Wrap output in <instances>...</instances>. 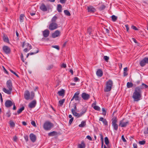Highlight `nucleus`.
<instances>
[{"mask_svg":"<svg viewBox=\"0 0 148 148\" xmlns=\"http://www.w3.org/2000/svg\"><path fill=\"white\" fill-rule=\"evenodd\" d=\"M79 91L76 92L71 99V101H72L74 99H75V100L76 101H79L80 100V98H79Z\"/></svg>","mask_w":148,"mask_h":148,"instance_id":"9","label":"nucleus"},{"mask_svg":"<svg viewBox=\"0 0 148 148\" xmlns=\"http://www.w3.org/2000/svg\"><path fill=\"white\" fill-rule=\"evenodd\" d=\"M121 138L123 142H126V140H125V138H124V136L123 135L122 136Z\"/></svg>","mask_w":148,"mask_h":148,"instance_id":"55","label":"nucleus"},{"mask_svg":"<svg viewBox=\"0 0 148 148\" xmlns=\"http://www.w3.org/2000/svg\"><path fill=\"white\" fill-rule=\"evenodd\" d=\"M86 121H82L81 124L79 125V126L80 127H83L86 125Z\"/></svg>","mask_w":148,"mask_h":148,"instance_id":"27","label":"nucleus"},{"mask_svg":"<svg viewBox=\"0 0 148 148\" xmlns=\"http://www.w3.org/2000/svg\"><path fill=\"white\" fill-rule=\"evenodd\" d=\"M64 14L68 16H70L71 15V14L69 11L67 10H64Z\"/></svg>","mask_w":148,"mask_h":148,"instance_id":"37","label":"nucleus"},{"mask_svg":"<svg viewBox=\"0 0 148 148\" xmlns=\"http://www.w3.org/2000/svg\"><path fill=\"white\" fill-rule=\"evenodd\" d=\"M87 110V109L86 108H84L82 109L81 112L79 114L81 116L86 112Z\"/></svg>","mask_w":148,"mask_h":148,"instance_id":"23","label":"nucleus"},{"mask_svg":"<svg viewBox=\"0 0 148 148\" xmlns=\"http://www.w3.org/2000/svg\"><path fill=\"white\" fill-rule=\"evenodd\" d=\"M133 84L131 82H127V86L128 88H130L133 87Z\"/></svg>","mask_w":148,"mask_h":148,"instance_id":"30","label":"nucleus"},{"mask_svg":"<svg viewBox=\"0 0 148 148\" xmlns=\"http://www.w3.org/2000/svg\"><path fill=\"white\" fill-rule=\"evenodd\" d=\"M105 8V6L104 5H102L100 7L98 8V9L100 10L101 11L104 10Z\"/></svg>","mask_w":148,"mask_h":148,"instance_id":"40","label":"nucleus"},{"mask_svg":"<svg viewBox=\"0 0 148 148\" xmlns=\"http://www.w3.org/2000/svg\"><path fill=\"white\" fill-rule=\"evenodd\" d=\"M24 107L23 106L22 107L17 111V114H19L21 113L22 112V111L24 110Z\"/></svg>","mask_w":148,"mask_h":148,"instance_id":"32","label":"nucleus"},{"mask_svg":"<svg viewBox=\"0 0 148 148\" xmlns=\"http://www.w3.org/2000/svg\"><path fill=\"white\" fill-rule=\"evenodd\" d=\"M11 115L10 110H8L6 114V116L7 117H9Z\"/></svg>","mask_w":148,"mask_h":148,"instance_id":"42","label":"nucleus"},{"mask_svg":"<svg viewBox=\"0 0 148 148\" xmlns=\"http://www.w3.org/2000/svg\"><path fill=\"white\" fill-rule=\"evenodd\" d=\"M99 121H102L104 125L106 126L108 125V122L106 119H104L103 117H101L100 118Z\"/></svg>","mask_w":148,"mask_h":148,"instance_id":"19","label":"nucleus"},{"mask_svg":"<svg viewBox=\"0 0 148 148\" xmlns=\"http://www.w3.org/2000/svg\"><path fill=\"white\" fill-rule=\"evenodd\" d=\"M66 0H60V2L61 3H65Z\"/></svg>","mask_w":148,"mask_h":148,"instance_id":"61","label":"nucleus"},{"mask_svg":"<svg viewBox=\"0 0 148 148\" xmlns=\"http://www.w3.org/2000/svg\"><path fill=\"white\" fill-rule=\"evenodd\" d=\"M105 143L107 145H108L109 143V141L107 137L105 138Z\"/></svg>","mask_w":148,"mask_h":148,"instance_id":"38","label":"nucleus"},{"mask_svg":"<svg viewBox=\"0 0 148 148\" xmlns=\"http://www.w3.org/2000/svg\"><path fill=\"white\" fill-rule=\"evenodd\" d=\"M21 60H22V61L23 62H25V59L23 58V55L22 53H21Z\"/></svg>","mask_w":148,"mask_h":148,"instance_id":"51","label":"nucleus"},{"mask_svg":"<svg viewBox=\"0 0 148 148\" xmlns=\"http://www.w3.org/2000/svg\"><path fill=\"white\" fill-rule=\"evenodd\" d=\"M93 108L94 109L97 110L98 111H99L100 110V108L98 106H95L93 107Z\"/></svg>","mask_w":148,"mask_h":148,"instance_id":"45","label":"nucleus"},{"mask_svg":"<svg viewBox=\"0 0 148 148\" xmlns=\"http://www.w3.org/2000/svg\"><path fill=\"white\" fill-rule=\"evenodd\" d=\"M52 47L55 48L58 50H59L60 49L58 45H53L52 46Z\"/></svg>","mask_w":148,"mask_h":148,"instance_id":"50","label":"nucleus"},{"mask_svg":"<svg viewBox=\"0 0 148 148\" xmlns=\"http://www.w3.org/2000/svg\"><path fill=\"white\" fill-rule=\"evenodd\" d=\"M40 9L44 12L47 11V8L46 6L44 4H42L40 7Z\"/></svg>","mask_w":148,"mask_h":148,"instance_id":"22","label":"nucleus"},{"mask_svg":"<svg viewBox=\"0 0 148 148\" xmlns=\"http://www.w3.org/2000/svg\"><path fill=\"white\" fill-rule=\"evenodd\" d=\"M62 6L60 4H58L57 6V10L59 12L62 11Z\"/></svg>","mask_w":148,"mask_h":148,"instance_id":"34","label":"nucleus"},{"mask_svg":"<svg viewBox=\"0 0 148 148\" xmlns=\"http://www.w3.org/2000/svg\"><path fill=\"white\" fill-rule=\"evenodd\" d=\"M60 32L59 31L57 30L52 34V37L53 38L59 37L60 35Z\"/></svg>","mask_w":148,"mask_h":148,"instance_id":"11","label":"nucleus"},{"mask_svg":"<svg viewBox=\"0 0 148 148\" xmlns=\"http://www.w3.org/2000/svg\"><path fill=\"white\" fill-rule=\"evenodd\" d=\"M13 139V140L14 141L16 142L17 141V137H16V136H14V137Z\"/></svg>","mask_w":148,"mask_h":148,"instance_id":"60","label":"nucleus"},{"mask_svg":"<svg viewBox=\"0 0 148 148\" xmlns=\"http://www.w3.org/2000/svg\"><path fill=\"white\" fill-rule=\"evenodd\" d=\"M73 118H71V119L69 120V124L71 125V124L72 123V122L73 121Z\"/></svg>","mask_w":148,"mask_h":148,"instance_id":"56","label":"nucleus"},{"mask_svg":"<svg viewBox=\"0 0 148 148\" xmlns=\"http://www.w3.org/2000/svg\"><path fill=\"white\" fill-rule=\"evenodd\" d=\"M132 29L135 30H137L138 29L134 26H132Z\"/></svg>","mask_w":148,"mask_h":148,"instance_id":"63","label":"nucleus"},{"mask_svg":"<svg viewBox=\"0 0 148 148\" xmlns=\"http://www.w3.org/2000/svg\"><path fill=\"white\" fill-rule=\"evenodd\" d=\"M104 59L107 62L109 59V57L107 56H104Z\"/></svg>","mask_w":148,"mask_h":148,"instance_id":"52","label":"nucleus"},{"mask_svg":"<svg viewBox=\"0 0 148 148\" xmlns=\"http://www.w3.org/2000/svg\"><path fill=\"white\" fill-rule=\"evenodd\" d=\"M71 112L74 116L77 117L78 118L81 116L80 114L77 113L75 111H73V110H71Z\"/></svg>","mask_w":148,"mask_h":148,"instance_id":"24","label":"nucleus"},{"mask_svg":"<svg viewBox=\"0 0 148 148\" xmlns=\"http://www.w3.org/2000/svg\"><path fill=\"white\" fill-rule=\"evenodd\" d=\"M138 143L140 145H143L145 143V141L144 140L139 141L138 142Z\"/></svg>","mask_w":148,"mask_h":148,"instance_id":"47","label":"nucleus"},{"mask_svg":"<svg viewBox=\"0 0 148 148\" xmlns=\"http://www.w3.org/2000/svg\"><path fill=\"white\" fill-rule=\"evenodd\" d=\"M36 101L35 100H34L30 102L29 105L28 107L30 108H34L36 105Z\"/></svg>","mask_w":148,"mask_h":148,"instance_id":"12","label":"nucleus"},{"mask_svg":"<svg viewBox=\"0 0 148 148\" xmlns=\"http://www.w3.org/2000/svg\"><path fill=\"white\" fill-rule=\"evenodd\" d=\"M61 66L62 67H63L64 68H65L66 67V64L63 63L62 64Z\"/></svg>","mask_w":148,"mask_h":148,"instance_id":"64","label":"nucleus"},{"mask_svg":"<svg viewBox=\"0 0 148 148\" xmlns=\"http://www.w3.org/2000/svg\"><path fill=\"white\" fill-rule=\"evenodd\" d=\"M7 87L8 88V90L5 88H3V91L8 95H10L12 90V84L10 80H8L6 82Z\"/></svg>","mask_w":148,"mask_h":148,"instance_id":"2","label":"nucleus"},{"mask_svg":"<svg viewBox=\"0 0 148 148\" xmlns=\"http://www.w3.org/2000/svg\"><path fill=\"white\" fill-rule=\"evenodd\" d=\"M53 124L49 121L45 122L44 124L43 127L46 130H50L53 127Z\"/></svg>","mask_w":148,"mask_h":148,"instance_id":"4","label":"nucleus"},{"mask_svg":"<svg viewBox=\"0 0 148 148\" xmlns=\"http://www.w3.org/2000/svg\"><path fill=\"white\" fill-rule=\"evenodd\" d=\"M65 100L64 99H63L60 100L59 101V103L60 106H62L63 105V103L65 101Z\"/></svg>","mask_w":148,"mask_h":148,"instance_id":"33","label":"nucleus"},{"mask_svg":"<svg viewBox=\"0 0 148 148\" xmlns=\"http://www.w3.org/2000/svg\"><path fill=\"white\" fill-rule=\"evenodd\" d=\"M129 124V122L128 121H125L124 119H123L120 121L119 125L122 127H126Z\"/></svg>","mask_w":148,"mask_h":148,"instance_id":"6","label":"nucleus"},{"mask_svg":"<svg viewBox=\"0 0 148 148\" xmlns=\"http://www.w3.org/2000/svg\"><path fill=\"white\" fill-rule=\"evenodd\" d=\"M139 87L140 88V91H141L142 89H144V88H148V86L145 84L143 83L141 86H140Z\"/></svg>","mask_w":148,"mask_h":148,"instance_id":"25","label":"nucleus"},{"mask_svg":"<svg viewBox=\"0 0 148 148\" xmlns=\"http://www.w3.org/2000/svg\"><path fill=\"white\" fill-rule=\"evenodd\" d=\"M10 124V126L12 127H14L15 126V123L13 121H11Z\"/></svg>","mask_w":148,"mask_h":148,"instance_id":"49","label":"nucleus"},{"mask_svg":"<svg viewBox=\"0 0 148 148\" xmlns=\"http://www.w3.org/2000/svg\"><path fill=\"white\" fill-rule=\"evenodd\" d=\"M112 19V21L114 22H115L117 20V16L114 15H113L111 16Z\"/></svg>","mask_w":148,"mask_h":148,"instance_id":"36","label":"nucleus"},{"mask_svg":"<svg viewBox=\"0 0 148 148\" xmlns=\"http://www.w3.org/2000/svg\"><path fill=\"white\" fill-rule=\"evenodd\" d=\"M2 49L3 52L6 54H9L10 52V49L7 46H4L3 47Z\"/></svg>","mask_w":148,"mask_h":148,"instance_id":"10","label":"nucleus"},{"mask_svg":"<svg viewBox=\"0 0 148 148\" xmlns=\"http://www.w3.org/2000/svg\"><path fill=\"white\" fill-rule=\"evenodd\" d=\"M133 147L134 148H137V145L136 143H134L133 144Z\"/></svg>","mask_w":148,"mask_h":148,"instance_id":"62","label":"nucleus"},{"mask_svg":"<svg viewBox=\"0 0 148 148\" xmlns=\"http://www.w3.org/2000/svg\"><path fill=\"white\" fill-rule=\"evenodd\" d=\"M58 27L57 24L54 22H52L50 23L49 27V29L51 30H53L57 29Z\"/></svg>","mask_w":148,"mask_h":148,"instance_id":"7","label":"nucleus"},{"mask_svg":"<svg viewBox=\"0 0 148 148\" xmlns=\"http://www.w3.org/2000/svg\"><path fill=\"white\" fill-rule=\"evenodd\" d=\"M99 135L100 136L101 139V141H103V136L101 133H100L99 134Z\"/></svg>","mask_w":148,"mask_h":148,"instance_id":"54","label":"nucleus"},{"mask_svg":"<svg viewBox=\"0 0 148 148\" xmlns=\"http://www.w3.org/2000/svg\"><path fill=\"white\" fill-rule=\"evenodd\" d=\"M10 71L12 73H13V74H14L17 77H18V75L15 72L13 71L12 70H11Z\"/></svg>","mask_w":148,"mask_h":148,"instance_id":"58","label":"nucleus"},{"mask_svg":"<svg viewBox=\"0 0 148 148\" xmlns=\"http://www.w3.org/2000/svg\"><path fill=\"white\" fill-rule=\"evenodd\" d=\"M87 10H88V12L90 13H93L96 11L95 8L91 5L88 6Z\"/></svg>","mask_w":148,"mask_h":148,"instance_id":"14","label":"nucleus"},{"mask_svg":"<svg viewBox=\"0 0 148 148\" xmlns=\"http://www.w3.org/2000/svg\"><path fill=\"white\" fill-rule=\"evenodd\" d=\"M3 40L5 42L8 43L9 42V39L7 37H4L3 38Z\"/></svg>","mask_w":148,"mask_h":148,"instance_id":"44","label":"nucleus"},{"mask_svg":"<svg viewBox=\"0 0 148 148\" xmlns=\"http://www.w3.org/2000/svg\"><path fill=\"white\" fill-rule=\"evenodd\" d=\"M31 124L33 126L35 127L36 126V124L35 122L34 121H32L31 122Z\"/></svg>","mask_w":148,"mask_h":148,"instance_id":"57","label":"nucleus"},{"mask_svg":"<svg viewBox=\"0 0 148 148\" xmlns=\"http://www.w3.org/2000/svg\"><path fill=\"white\" fill-rule=\"evenodd\" d=\"M43 36L45 37L46 38L48 37L49 34V32L47 29H46L42 32Z\"/></svg>","mask_w":148,"mask_h":148,"instance_id":"16","label":"nucleus"},{"mask_svg":"<svg viewBox=\"0 0 148 148\" xmlns=\"http://www.w3.org/2000/svg\"><path fill=\"white\" fill-rule=\"evenodd\" d=\"M57 134V132L55 131H53L48 133V135L49 136H54Z\"/></svg>","mask_w":148,"mask_h":148,"instance_id":"28","label":"nucleus"},{"mask_svg":"<svg viewBox=\"0 0 148 148\" xmlns=\"http://www.w3.org/2000/svg\"><path fill=\"white\" fill-rule=\"evenodd\" d=\"M34 93L33 92H31V96H30V99H32L34 98Z\"/></svg>","mask_w":148,"mask_h":148,"instance_id":"48","label":"nucleus"},{"mask_svg":"<svg viewBox=\"0 0 148 148\" xmlns=\"http://www.w3.org/2000/svg\"><path fill=\"white\" fill-rule=\"evenodd\" d=\"M24 138L25 140L26 141H27L28 140V136L27 135L25 136H24Z\"/></svg>","mask_w":148,"mask_h":148,"instance_id":"59","label":"nucleus"},{"mask_svg":"<svg viewBox=\"0 0 148 148\" xmlns=\"http://www.w3.org/2000/svg\"><path fill=\"white\" fill-rule=\"evenodd\" d=\"M78 147V148H85L86 145L84 141H82L81 144H79Z\"/></svg>","mask_w":148,"mask_h":148,"instance_id":"21","label":"nucleus"},{"mask_svg":"<svg viewBox=\"0 0 148 148\" xmlns=\"http://www.w3.org/2000/svg\"><path fill=\"white\" fill-rule=\"evenodd\" d=\"M35 49H36V50H36V51L35 52H31L30 53H29V54L30 55H33L36 54V53H37L38 52L39 50H38V48H35Z\"/></svg>","mask_w":148,"mask_h":148,"instance_id":"35","label":"nucleus"},{"mask_svg":"<svg viewBox=\"0 0 148 148\" xmlns=\"http://www.w3.org/2000/svg\"><path fill=\"white\" fill-rule=\"evenodd\" d=\"M92 32V29L90 27L88 28L87 29V32L91 36L92 35L91 32Z\"/></svg>","mask_w":148,"mask_h":148,"instance_id":"41","label":"nucleus"},{"mask_svg":"<svg viewBox=\"0 0 148 148\" xmlns=\"http://www.w3.org/2000/svg\"><path fill=\"white\" fill-rule=\"evenodd\" d=\"M57 18V17L56 16H54L51 19V21L52 22H54Z\"/></svg>","mask_w":148,"mask_h":148,"instance_id":"43","label":"nucleus"},{"mask_svg":"<svg viewBox=\"0 0 148 148\" xmlns=\"http://www.w3.org/2000/svg\"><path fill=\"white\" fill-rule=\"evenodd\" d=\"M79 79L77 77H75L74 78V81L75 82H79Z\"/></svg>","mask_w":148,"mask_h":148,"instance_id":"53","label":"nucleus"},{"mask_svg":"<svg viewBox=\"0 0 148 148\" xmlns=\"http://www.w3.org/2000/svg\"><path fill=\"white\" fill-rule=\"evenodd\" d=\"M13 103H12V102L10 100H7L5 103V106L7 108L10 107L12 106Z\"/></svg>","mask_w":148,"mask_h":148,"instance_id":"15","label":"nucleus"},{"mask_svg":"<svg viewBox=\"0 0 148 148\" xmlns=\"http://www.w3.org/2000/svg\"><path fill=\"white\" fill-rule=\"evenodd\" d=\"M146 64H148V57H145L140 62V66L142 67L144 66Z\"/></svg>","mask_w":148,"mask_h":148,"instance_id":"8","label":"nucleus"},{"mask_svg":"<svg viewBox=\"0 0 148 148\" xmlns=\"http://www.w3.org/2000/svg\"><path fill=\"white\" fill-rule=\"evenodd\" d=\"M24 16V15L23 14H22L20 15L19 19L20 21L21 22H23Z\"/></svg>","mask_w":148,"mask_h":148,"instance_id":"31","label":"nucleus"},{"mask_svg":"<svg viewBox=\"0 0 148 148\" xmlns=\"http://www.w3.org/2000/svg\"><path fill=\"white\" fill-rule=\"evenodd\" d=\"M141 97V91L139 87H136L133 94L132 97L134 101H138Z\"/></svg>","mask_w":148,"mask_h":148,"instance_id":"1","label":"nucleus"},{"mask_svg":"<svg viewBox=\"0 0 148 148\" xmlns=\"http://www.w3.org/2000/svg\"><path fill=\"white\" fill-rule=\"evenodd\" d=\"M102 114L104 116H105L106 114V112L104 108H102Z\"/></svg>","mask_w":148,"mask_h":148,"instance_id":"46","label":"nucleus"},{"mask_svg":"<svg viewBox=\"0 0 148 148\" xmlns=\"http://www.w3.org/2000/svg\"><path fill=\"white\" fill-rule=\"evenodd\" d=\"M30 93L28 91H25V92L24 96L25 98L28 100L30 99Z\"/></svg>","mask_w":148,"mask_h":148,"instance_id":"18","label":"nucleus"},{"mask_svg":"<svg viewBox=\"0 0 148 148\" xmlns=\"http://www.w3.org/2000/svg\"><path fill=\"white\" fill-rule=\"evenodd\" d=\"M58 94L60 96H64V89H62L61 90L59 91Z\"/></svg>","mask_w":148,"mask_h":148,"instance_id":"26","label":"nucleus"},{"mask_svg":"<svg viewBox=\"0 0 148 148\" xmlns=\"http://www.w3.org/2000/svg\"><path fill=\"white\" fill-rule=\"evenodd\" d=\"M29 45H31L28 43H26L25 42H24L23 43V44L22 45V47L23 48H24L25 47V46L26 47V48H29Z\"/></svg>","mask_w":148,"mask_h":148,"instance_id":"29","label":"nucleus"},{"mask_svg":"<svg viewBox=\"0 0 148 148\" xmlns=\"http://www.w3.org/2000/svg\"><path fill=\"white\" fill-rule=\"evenodd\" d=\"M29 48H25L24 50V51L25 52H27L29 51L32 49V46L31 45L29 46Z\"/></svg>","mask_w":148,"mask_h":148,"instance_id":"39","label":"nucleus"},{"mask_svg":"<svg viewBox=\"0 0 148 148\" xmlns=\"http://www.w3.org/2000/svg\"><path fill=\"white\" fill-rule=\"evenodd\" d=\"M113 85V81L111 79H109L106 82V87L104 88V91L106 92L110 91L112 89Z\"/></svg>","mask_w":148,"mask_h":148,"instance_id":"3","label":"nucleus"},{"mask_svg":"<svg viewBox=\"0 0 148 148\" xmlns=\"http://www.w3.org/2000/svg\"><path fill=\"white\" fill-rule=\"evenodd\" d=\"M96 74L98 76L101 77L103 74V72L101 69H98L96 72Z\"/></svg>","mask_w":148,"mask_h":148,"instance_id":"20","label":"nucleus"},{"mask_svg":"<svg viewBox=\"0 0 148 148\" xmlns=\"http://www.w3.org/2000/svg\"><path fill=\"white\" fill-rule=\"evenodd\" d=\"M112 125L114 130L117 131L118 129V125L117 124V120L116 117L112 119Z\"/></svg>","mask_w":148,"mask_h":148,"instance_id":"5","label":"nucleus"},{"mask_svg":"<svg viewBox=\"0 0 148 148\" xmlns=\"http://www.w3.org/2000/svg\"><path fill=\"white\" fill-rule=\"evenodd\" d=\"M30 139L33 142H35L36 140V136L34 134L32 133L29 135Z\"/></svg>","mask_w":148,"mask_h":148,"instance_id":"17","label":"nucleus"},{"mask_svg":"<svg viewBox=\"0 0 148 148\" xmlns=\"http://www.w3.org/2000/svg\"><path fill=\"white\" fill-rule=\"evenodd\" d=\"M82 97L84 100H87L89 99L90 95L86 92H83L82 94Z\"/></svg>","mask_w":148,"mask_h":148,"instance_id":"13","label":"nucleus"}]
</instances>
